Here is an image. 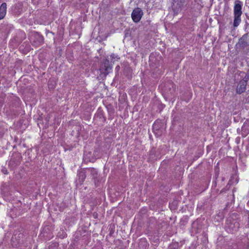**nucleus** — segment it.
Returning a JSON list of instances; mask_svg holds the SVG:
<instances>
[{"mask_svg": "<svg viewBox=\"0 0 249 249\" xmlns=\"http://www.w3.org/2000/svg\"><path fill=\"white\" fill-rule=\"evenodd\" d=\"M36 37L38 39L39 42H42V41H43L42 36H40L39 34H36Z\"/></svg>", "mask_w": 249, "mask_h": 249, "instance_id": "obj_7", "label": "nucleus"}, {"mask_svg": "<svg viewBox=\"0 0 249 249\" xmlns=\"http://www.w3.org/2000/svg\"><path fill=\"white\" fill-rule=\"evenodd\" d=\"M110 57L112 58V59H114L115 60H118L119 59V57H118V56L115 54H112L111 55Z\"/></svg>", "mask_w": 249, "mask_h": 249, "instance_id": "obj_6", "label": "nucleus"}, {"mask_svg": "<svg viewBox=\"0 0 249 249\" xmlns=\"http://www.w3.org/2000/svg\"><path fill=\"white\" fill-rule=\"evenodd\" d=\"M6 4L3 3L0 6V19H3L6 13Z\"/></svg>", "mask_w": 249, "mask_h": 249, "instance_id": "obj_5", "label": "nucleus"}, {"mask_svg": "<svg viewBox=\"0 0 249 249\" xmlns=\"http://www.w3.org/2000/svg\"><path fill=\"white\" fill-rule=\"evenodd\" d=\"M112 69L111 66L109 64V61L106 60L104 63L102 65L100 71L105 74H108Z\"/></svg>", "mask_w": 249, "mask_h": 249, "instance_id": "obj_3", "label": "nucleus"}, {"mask_svg": "<svg viewBox=\"0 0 249 249\" xmlns=\"http://www.w3.org/2000/svg\"><path fill=\"white\" fill-rule=\"evenodd\" d=\"M247 85V82L245 80L240 81L237 87V92L238 93H243L245 91Z\"/></svg>", "mask_w": 249, "mask_h": 249, "instance_id": "obj_4", "label": "nucleus"}, {"mask_svg": "<svg viewBox=\"0 0 249 249\" xmlns=\"http://www.w3.org/2000/svg\"><path fill=\"white\" fill-rule=\"evenodd\" d=\"M242 3L240 1L236 0L234 6V21L233 26L237 27L241 22V16L242 14L241 11Z\"/></svg>", "mask_w": 249, "mask_h": 249, "instance_id": "obj_1", "label": "nucleus"}, {"mask_svg": "<svg viewBox=\"0 0 249 249\" xmlns=\"http://www.w3.org/2000/svg\"><path fill=\"white\" fill-rule=\"evenodd\" d=\"M143 12L140 8L135 9L131 14V17L135 22H138L141 19Z\"/></svg>", "mask_w": 249, "mask_h": 249, "instance_id": "obj_2", "label": "nucleus"}, {"mask_svg": "<svg viewBox=\"0 0 249 249\" xmlns=\"http://www.w3.org/2000/svg\"><path fill=\"white\" fill-rule=\"evenodd\" d=\"M153 129L154 130H156L158 129V125L157 123H155L153 124Z\"/></svg>", "mask_w": 249, "mask_h": 249, "instance_id": "obj_8", "label": "nucleus"}]
</instances>
